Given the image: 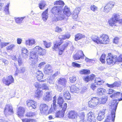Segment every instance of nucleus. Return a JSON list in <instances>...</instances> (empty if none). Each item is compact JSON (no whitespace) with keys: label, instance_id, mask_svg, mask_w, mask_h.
I'll list each match as a JSON object with an SVG mask.
<instances>
[{"label":"nucleus","instance_id":"1","mask_svg":"<svg viewBox=\"0 0 122 122\" xmlns=\"http://www.w3.org/2000/svg\"><path fill=\"white\" fill-rule=\"evenodd\" d=\"M34 51H31L30 52V64L32 66H33L37 62L38 55L43 56L46 52L45 49L39 46H36L34 48Z\"/></svg>","mask_w":122,"mask_h":122},{"label":"nucleus","instance_id":"2","mask_svg":"<svg viewBox=\"0 0 122 122\" xmlns=\"http://www.w3.org/2000/svg\"><path fill=\"white\" fill-rule=\"evenodd\" d=\"M118 102H117L116 100H114L110 104L109 108L112 110L111 112L112 121L114 122L115 117V112L117 106Z\"/></svg>","mask_w":122,"mask_h":122},{"label":"nucleus","instance_id":"3","mask_svg":"<svg viewBox=\"0 0 122 122\" xmlns=\"http://www.w3.org/2000/svg\"><path fill=\"white\" fill-rule=\"evenodd\" d=\"M59 38L60 40L59 41H56L53 43L54 45L52 47L53 50L56 51V50L58 48L59 46L62 43V41L65 39V37L64 35H60L59 36Z\"/></svg>","mask_w":122,"mask_h":122},{"label":"nucleus","instance_id":"4","mask_svg":"<svg viewBox=\"0 0 122 122\" xmlns=\"http://www.w3.org/2000/svg\"><path fill=\"white\" fill-rule=\"evenodd\" d=\"M4 112L6 116L11 115L13 113V107L11 104H7L6 105Z\"/></svg>","mask_w":122,"mask_h":122},{"label":"nucleus","instance_id":"5","mask_svg":"<svg viewBox=\"0 0 122 122\" xmlns=\"http://www.w3.org/2000/svg\"><path fill=\"white\" fill-rule=\"evenodd\" d=\"M99 99L97 97H93L88 102L89 107L93 108L96 107L98 104H100V102H99Z\"/></svg>","mask_w":122,"mask_h":122},{"label":"nucleus","instance_id":"6","mask_svg":"<svg viewBox=\"0 0 122 122\" xmlns=\"http://www.w3.org/2000/svg\"><path fill=\"white\" fill-rule=\"evenodd\" d=\"M116 56H113L111 53L108 54L107 58V61L108 64H115L117 61Z\"/></svg>","mask_w":122,"mask_h":122},{"label":"nucleus","instance_id":"7","mask_svg":"<svg viewBox=\"0 0 122 122\" xmlns=\"http://www.w3.org/2000/svg\"><path fill=\"white\" fill-rule=\"evenodd\" d=\"M67 107V104L65 103L63 104V106L61 111H59L57 112L56 114V116L57 117L61 118L64 117L65 112Z\"/></svg>","mask_w":122,"mask_h":122},{"label":"nucleus","instance_id":"8","mask_svg":"<svg viewBox=\"0 0 122 122\" xmlns=\"http://www.w3.org/2000/svg\"><path fill=\"white\" fill-rule=\"evenodd\" d=\"M2 81L6 85L9 86L11 83L14 82V79L12 76L10 75L7 77L6 78H3Z\"/></svg>","mask_w":122,"mask_h":122},{"label":"nucleus","instance_id":"9","mask_svg":"<svg viewBox=\"0 0 122 122\" xmlns=\"http://www.w3.org/2000/svg\"><path fill=\"white\" fill-rule=\"evenodd\" d=\"M65 15L63 12V10L56 15L55 17L53 19L54 21H57L59 20H62L65 18Z\"/></svg>","mask_w":122,"mask_h":122},{"label":"nucleus","instance_id":"10","mask_svg":"<svg viewBox=\"0 0 122 122\" xmlns=\"http://www.w3.org/2000/svg\"><path fill=\"white\" fill-rule=\"evenodd\" d=\"M101 43L106 44L109 43V39L108 36L106 34H103L100 36Z\"/></svg>","mask_w":122,"mask_h":122},{"label":"nucleus","instance_id":"11","mask_svg":"<svg viewBox=\"0 0 122 122\" xmlns=\"http://www.w3.org/2000/svg\"><path fill=\"white\" fill-rule=\"evenodd\" d=\"M87 120L88 122H96V117H95L93 112H89L87 115Z\"/></svg>","mask_w":122,"mask_h":122},{"label":"nucleus","instance_id":"12","mask_svg":"<svg viewBox=\"0 0 122 122\" xmlns=\"http://www.w3.org/2000/svg\"><path fill=\"white\" fill-rule=\"evenodd\" d=\"M114 5V3L112 2H111L108 3L105 7L104 12L105 13H108L113 7Z\"/></svg>","mask_w":122,"mask_h":122},{"label":"nucleus","instance_id":"13","mask_svg":"<svg viewBox=\"0 0 122 122\" xmlns=\"http://www.w3.org/2000/svg\"><path fill=\"white\" fill-rule=\"evenodd\" d=\"M85 55L82 51H80L78 52L74 55L73 56V58L74 59L77 60L79 59L80 58L83 59L84 58V57Z\"/></svg>","mask_w":122,"mask_h":122},{"label":"nucleus","instance_id":"14","mask_svg":"<svg viewBox=\"0 0 122 122\" xmlns=\"http://www.w3.org/2000/svg\"><path fill=\"white\" fill-rule=\"evenodd\" d=\"M63 10L61 7H58L57 6H54L51 10V12L54 15H56L61 11Z\"/></svg>","mask_w":122,"mask_h":122},{"label":"nucleus","instance_id":"15","mask_svg":"<svg viewBox=\"0 0 122 122\" xmlns=\"http://www.w3.org/2000/svg\"><path fill=\"white\" fill-rule=\"evenodd\" d=\"M40 109L41 113L42 114H44L48 110V106L46 104H41L40 105Z\"/></svg>","mask_w":122,"mask_h":122},{"label":"nucleus","instance_id":"16","mask_svg":"<svg viewBox=\"0 0 122 122\" xmlns=\"http://www.w3.org/2000/svg\"><path fill=\"white\" fill-rule=\"evenodd\" d=\"M111 93H107L108 94V96L112 98L115 99V98H118L120 97V92H111Z\"/></svg>","mask_w":122,"mask_h":122},{"label":"nucleus","instance_id":"17","mask_svg":"<svg viewBox=\"0 0 122 122\" xmlns=\"http://www.w3.org/2000/svg\"><path fill=\"white\" fill-rule=\"evenodd\" d=\"M53 71L51 66L49 64L46 65L44 69V72L46 74H49Z\"/></svg>","mask_w":122,"mask_h":122},{"label":"nucleus","instance_id":"18","mask_svg":"<svg viewBox=\"0 0 122 122\" xmlns=\"http://www.w3.org/2000/svg\"><path fill=\"white\" fill-rule=\"evenodd\" d=\"M106 110V108H104L102 111L100 112L97 117V119L98 120L101 121L105 117V111Z\"/></svg>","mask_w":122,"mask_h":122},{"label":"nucleus","instance_id":"19","mask_svg":"<svg viewBox=\"0 0 122 122\" xmlns=\"http://www.w3.org/2000/svg\"><path fill=\"white\" fill-rule=\"evenodd\" d=\"M27 105L29 107H31L32 108L35 109L36 107V102L32 100H29L27 102Z\"/></svg>","mask_w":122,"mask_h":122},{"label":"nucleus","instance_id":"20","mask_svg":"<svg viewBox=\"0 0 122 122\" xmlns=\"http://www.w3.org/2000/svg\"><path fill=\"white\" fill-rule=\"evenodd\" d=\"M81 10V8L79 7H77L75 9L73 15V19H76L78 17V14Z\"/></svg>","mask_w":122,"mask_h":122},{"label":"nucleus","instance_id":"21","mask_svg":"<svg viewBox=\"0 0 122 122\" xmlns=\"http://www.w3.org/2000/svg\"><path fill=\"white\" fill-rule=\"evenodd\" d=\"M64 102L63 99L62 98V97L59 96L57 99V103L58 105L57 106V108L59 107H58L59 106V108H62L63 106V105L62 104Z\"/></svg>","mask_w":122,"mask_h":122},{"label":"nucleus","instance_id":"22","mask_svg":"<svg viewBox=\"0 0 122 122\" xmlns=\"http://www.w3.org/2000/svg\"><path fill=\"white\" fill-rule=\"evenodd\" d=\"M52 96L51 92H46L45 96L44 97L43 99L45 101H49L51 100Z\"/></svg>","mask_w":122,"mask_h":122},{"label":"nucleus","instance_id":"23","mask_svg":"<svg viewBox=\"0 0 122 122\" xmlns=\"http://www.w3.org/2000/svg\"><path fill=\"white\" fill-rule=\"evenodd\" d=\"M35 43V41L33 39L28 40L26 41L25 44L27 46L30 47Z\"/></svg>","mask_w":122,"mask_h":122},{"label":"nucleus","instance_id":"24","mask_svg":"<svg viewBox=\"0 0 122 122\" xmlns=\"http://www.w3.org/2000/svg\"><path fill=\"white\" fill-rule=\"evenodd\" d=\"M26 70L25 68L23 67H21L19 69L17 67H16V71H15V75L17 76L18 73H23L25 72Z\"/></svg>","mask_w":122,"mask_h":122},{"label":"nucleus","instance_id":"25","mask_svg":"<svg viewBox=\"0 0 122 122\" xmlns=\"http://www.w3.org/2000/svg\"><path fill=\"white\" fill-rule=\"evenodd\" d=\"M25 110L24 108L22 107H20L18 109L17 111V114L19 117H22L25 112Z\"/></svg>","mask_w":122,"mask_h":122},{"label":"nucleus","instance_id":"26","mask_svg":"<svg viewBox=\"0 0 122 122\" xmlns=\"http://www.w3.org/2000/svg\"><path fill=\"white\" fill-rule=\"evenodd\" d=\"M63 12L65 15L67 16H69L71 14L70 8L67 6H65Z\"/></svg>","mask_w":122,"mask_h":122},{"label":"nucleus","instance_id":"27","mask_svg":"<svg viewBox=\"0 0 122 122\" xmlns=\"http://www.w3.org/2000/svg\"><path fill=\"white\" fill-rule=\"evenodd\" d=\"M121 82L120 81L116 82L112 84H109L107 83V85L108 87L110 88H113L114 87H117L121 86Z\"/></svg>","mask_w":122,"mask_h":122},{"label":"nucleus","instance_id":"28","mask_svg":"<svg viewBox=\"0 0 122 122\" xmlns=\"http://www.w3.org/2000/svg\"><path fill=\"white\" fill-rule=\"evenodd\" d=\"M35 78L36 77L37 79L39 81L43 78V74L42 72L40 71H38L35 74Z\"/></svg>","mask_w":122,"mask_h":122},{"label":"nucleus","instance_id":"29","mask_svg":"<svg viewBox=\"0 0 122 122\" xmlns=\"http://www.w3.org/2000/svg\"><path fill=\"white\" fill-rule=\"evenodd\" d=\"M58 83L65 87L66 85V83L67 82V81L66 78H59L58 79Z\"/></svg>","mask_w":122,"mask_h":122},{"label":"nucleus","instance_id":"30","mask_svg":"<svg viewBox=\"0 0 122 122\" xmlns=\"http://www.w3.org/2000/svg\"><path fill=\"white\" fill-rule=\"evenodd\" d=\"M95 76L94 75L92 74L89 76H84L83 77V79L84 81H86V82H88L90 80H92L94 79Z\"/></svg>","mask_w":122,"mask_h":122},{"label":"nucleus","instance_id":"31","mask_svg":"<svg viewBox=\"0 0 122 122\" xmlns=\"http://www.w3.org/2000/svg\"><path fill=\"white\" fill-rule=\"evenodd\" d=\"M75 38L74 39L75 41H77L80 40L85 38V36L83 34L79 33L75 35Z\"/></svg>","mask_w":122,"mask_h":122},{"label":"nucleus","instance_id":"32","mask_svg":"<svg viewBox=\"0 0 122 122\" xmlns=\"http://www.w3.org/2000/svg\"><path fill=\"white\" fill-rule=\"evenodd\" d=\"M54 4L55 5H58V6H56L59 7H61V8L62 9L64 5V3L63 1L59 0L55 2L54 3Z\"/></svg>","mask_w":122,"mask_h":122},{"label":"nucleus","instance_id":"33","mask_svg":"<svg viewBox=\"0 0 122 122\" xmlns=\"http://www.w3.org/2000/svg\"><path fill=\"white\" fill-rule=\"evenodd\" d=\"M48 9H47L45 11L43 12L42 14V19L45 22L46 21L48 17Z\"/></svg>","mask_w":122,"mask_h":122},{"label":"nucleus","instance_id":"34","mask_svg":"<svg viewBox=\"0 0 122 122\" xmlns=\"http://www.w3.org/2000/svg\"><path fill=\"white\" fill-rule=\"evenodd\" d=\"M76 116V113L75 111H71L69 113V117L70 118H75Z\"/></svg>","mask_w":122,"mask_h":122},{"label":"nucleus","instance_id":"35","mask_svg":"<svg viewBox=\"0 0 122 122\" xmlns=\"http://www.w3.org/2000/svg\"><path fill=\"white\" fill-rule=\"evenodd\" d=\"M54 99L53 101V105H51V108L53 109L54 110H56L57 108V106L56 105V95L54 96L53 97Z\"/></svg>","mask_w":122,"mask_h":122},{"label":"nucleus","instance_id":"36","mask_svg":"<svg viewBox=\"0 0 122 122\" xmlns=\"http://www.w3.org/2000/svg\"><path fill=\"white\" fill-rule=\"evenodd\" d=\"M22 52L23 56L25 58H27L28 57L29 53L28 51L26 49L24 48H22L21 50Z\"/></svg>","mask_w":122,"mask_h":122},{"label":"nucleus","instance_id":"37","mask_svg":"<svg viewBox=\"0 0 122 122\" xmlns=\"http://www.w3.org/2000/svg\"><path fill=\"white\" fill-rule=\"evenodd\" d=\"M92 39L95 43L101 44L100 39L97 36H94L92 37Z\"/></svg>","mask_w":122,"mask_h":122},{"label":"nucleus","instance_id":"38","mask_svg":"<svg viewBox=\"0 0 122 122\" xmlns=\"http://www.w3.org/2000/svg\"><path fill=\"white\" fill-rule=\"evenodd\" d=\"M108 22L109 23V25L111 26H116L117 22L116 21L113 19L112 18L108 20Z\"/></svg>","mask_w":122,"mask_h":122},{"label":"nucleus","instance_id":"39","mask_svg":"<svg viewBox=\"0 0 122 122\" xmlns=\"http://www.w3.org/2000/svg\"><path fill=\"white\" fill-rule=\"evenodd\" d=\"M46 2L44 1H42L39 4V7L42 10L44 9V7L47 6Z\"/></svg>","mask_w":122,"mask_h":122},{"label":"nucleus","instance_id":"40","mask_svg":"<svg viewBox=\"0 0 122 122\" xmlns=\"http://www.w3.org/2000/svg\"><path fill=\"white\" fill-rule=\"evenodd\" d=\"M95 82L96 83V84L98 85H100L103 83V81L101 80V79L99 78H96L95 81Z\"/></svg>","mask_w":122,"mask_h":122},{"label":"nucleus","instance_id":"41","mask_svg":"<svg viewBox=\"0 0 122 122\" xmlns=\"http://www.w3.org/2000/svg\"><path fill=\"white\" fill-rule=\"evenodd\" d=\"M112 18L114 19L117 22L119 19L120 15L114 13L113 14Z\"/></svg>","mask_w":122,"mask_h":122},{"label":"nucleus","instance_id":"42","mask_svg":"<svg viewBox=\"0 0 122 122\" xmlns=\"http://www.w3.org/2000/svg\"><path fill=\"white\" fill-rule=\"evenodd\" d=\"M90 72V70L87 69H82L80 71V73L81 74H88Z\"/></svg>","mask_w":122,"mask_h":122},{"label":"nucleus","instance_id":"43","mask_svg":"<svg viewBox=\"0 0 122 122\" xmlns=\"http://www.w3.org/2000/svg\"><path fill=\"white\" fill-rule=\"evenodd\" d=\"M63 96L67 100L70 99L71 96L69 92H64Z\"/></svg>","mask_w":122,"mask_h":122},{"label":"nucleus","instance_id":"44","mask_svg":"<svg viewBox=\"0 0 122 122\" xmlns=\"http://www.w3.org/2000/svg\"><path fill=\"white\" fill-rule=\"evenodd\" d=\"M107 99V97H103L101 99H99V102H100V104H104L106 103Z\"/></svg>","mask_w":122,"mask_h":122},{"label":"nucleus","instance_id":"45","mask_svg":"<svg viewBox=\"0 0 122 122\" xmlns=\"http://www.w3.org/2000/svg\"><path fill=\"white\" fill-rule=\"evenodd\" d=\"M68 88L70 89V92H75L78 91L79 89L75 85L72 86L70 87L69 86Z\"/></svg>","mask_w":122,"mask_h":122},{"label":"nucleus","instance_id":"46","mask_svg":"<svg viewBox=\"0 0 122 122\" xmlns=\"http://www.w3.org/2000/svg\"><path fill=\"white\" fill-rule=\"evenodd\" d=\"M25 17H21L20 18H17L15 19V21L18 24H20L22 22L23 20Z\"/></svg>","mask_w":122,"mask_h":122},{"label":"nucleus","instance_id":"47","mask_svg":"<svg viewBox=\"0 0 122 122\" xmlns=\"http://www.w3.org/2000/svg\"><path fill=\"white\" fill-rule=\"evenodd\" d=\"M23 122H35V120L33 119L25 118L22 120Z\"/></svg>","mask_w":122,"mask_h":122},{"label":"nucleus","instance_id":"48","mask_svg":"<svg viewBox=\"0 0 122 122\" xmlns=\"http://www.w3.org/2000/svg\"><path fill=\"white\" fill-rule=\"evenodd\" d=\"M35 115V113L31 111H29L27 112L25 116L27 117H31Z\"/></svg>","mask_w":122,"mask_h":122},{"label":"nucleus","instance_id":"49","mask_svg":"<svg viewBox=\"0 0 122 122\" xmlns=\"http://www.w3.org/2000/svg\"><path fill=\"white\" fill-rule=\"evenodd\" d=\"M43 44L44 45L46 48H48L50 47L51 46V43L50 42H47L46 41H43Z\"/></svg>","mask_w":122,"mask_h":122},{"label":"nucleus","instance_id":"50","mask_svg":"<svg viewBox=\"0 0 122 122\" xmlns=\"http://www.w3.org/2000/svg\"><path fill=\"white\" fill-rule=\"evenodd\" d=\"M34 85L35 87L37 89H40L41 88V85L39 84V82H36L34 83Z\"/></svg>","mask_w":122,"mask_h":122},{"label":"nucleus","instance_id":"51","mask_svg":"<svg viewBox=\"0 0 122 122\" xmlns=\"http://www.w3.org/2000/svg\"><path fill=\"white\" fill-rule=\"evenodd\" d=\"M106 57V55L104 54H103L101 56L100 58V61L102 63H104L105 62V59Z\"/></svg>","mask_w":122,"mask_h":122},{"label":"nucleus","instance_id":"52","mask_svg":"<svg viewBox=\"0 0 122 122\" xmlns=\"http://www.w3.org/2000/svg\"><path fill=\"white\" fill-rule=\"evenodd\" d=\"M35 97H40L42 96V93L41 92H35Z\"/></svg>","mask_w":122,"mask_h":122},{"label":"nucleus","instance_id":"53","mask_svg":"<svg viewBox=\"0 0 122 122\" xmlns=\"http://www.w3.org/2000/svg\"><path fill=\"white\" fill-rule=\"evenodd\" d=\"M42 89H45L46 90H49V88L48 86H47V85L45 84L44 83L42 84V86H41V87Z\"/></svg>","mask_w":122,"mask_h":122},{"label":"nucleus","instance_id":"54","mask_svg":"<svg viewBox=\"0 0 122 122\" xmlns=\"http://www.w3.org/2000/svg\"><path fill=\"white\" fill-rule=\"evenodd\" d=\"M65 44L67 47V46H70V47L72 46V43L70 41H67L66 42Z\"/></svg>","mask_w":122,"mask_h":122},{"label":"nucleus","instance_id":"55","mask_svg":"<svg viewBox=\"0 0 122 122\" xmlns=\"http://www.w3.org/2000/svg\"><path fill=\"white\" fill-rule=\"evenodd\" d=\"M90 8L93 11H95L97 10V8L96 6L93 5H91L90 6Z\"/></svg>","mask_w":122,"mask_h":122},{"label":"nucleus","instance_id":"56","mask_svg":"<svg viewBox=\"0 0 122 122\" xmlns=\"http://www.w3.org/2000/svg\"><path fill=\"white\" fill-rule=\"evenodd\" d=\"M18 63L19 65L20 66H21L22 65L23 62L22 61V59L21 58H20V57H19L18 58Z\"/></svg>","mask_w":122,"mask_h":122},{"label":"nucleus","instance_id":"57","mask_svg":"<svg viewBox=\"0 0 122 122\" xmlns=\"http://www.w3.org/2000/svg\"><path fill=\"white\" fill-rule=\"evenodd\" d=\"M71 82L73 83L76 80V78L75 76H73L72 77H70V78Z\"/></svg>","mask_w":122,"mask_h":122},{"label":"nucleus","instance_id":"58","mask_svg":"<svg viewBox=\"0 0 122 122\" xmlns=\"http://www.w3.org/2000/svg\"><path fill=\"white\" fill-rule=\"evenodd\" d=\"M9 44L8 43L3 42H0V46L1 48L6 46Z\"/></svg>","mask_w":122,"mask_h":122},{"label":"nucleus","instance_id":"59","mask_svg":"<svg viewBox=\"0 0 122 122\" xmlns=\"http://www.w3.org/2000/svg\"><path fill=\"white\" fill-rule=\"evenodd\" d=\"M58 71H57L53 75H51L50 77L52 78L54 80L55 78L58 75V73H59Z\"/></svg>","mask_w":122,"mask_h":122},{"label":"nucleus","instance_id":"60","mask_svg":"<svg viewBox=\"0 0 122 122\" xmlns=\"http://www.w3.org/2000/svg\"><path fill=\"white\" fill-rule=\"evenodd\" d=\"M72 65L73 66L75 67H80V65L75 62H73L72 63Z\"/></svg>","mask_w":122,"mask_h":122},{"label":"nucleus","instance_id":"61","mask_svg":"<svg viewBox=\"0 0 122 122\" xmlns=\"http://www.w3.org/2000/svg\"><path fill=\"white\" fill-rule=\"evenodd\" d=\"M15 47V46L14 44H12L6 47L8 50H11Z\"/></svg>","mask_w":122,"mask_h":122},{"label":"nucleus","instance_id":"62","mask_svg":"<svg viewBox=\"0 0 122 122\" xmlns=\"http://www.w3.org/2000/svg\"><path fill=\"white\" fill-rule=\"evenodd\" d=\"M48 82L50 84H53L54 83L55 80L53 78H51L50 77V78H49V79L48 81Z\"/></svg>","mask_w":122,"mask_h":122},{"label":"nucleus","instance_id":"63","mask_svg":"<svg viewBox=\"0 0 122 122\" xmlns=\"http://www.w3.org/2000/svg\"><path fill=\"white\" fill-rule=\"evenodd\" d=\"M10 4L9 3L5 6V9L4 10L6 13H7L9 12V7Z\"/></svg>","mask_w":122,"mask_h":122},{"label":"nucleus","instance_id":"64","mask_svg":"<svg viewBox=\"0 0 122 122\" xmlns=\"http://www.w3.org/2000/svg\"><path fill=\"white\" fill-rule=\"evenodd\" d=\"M118 62L122 61V55H120L119 57L117 59L116 61Z\"/></svg>","mask_w":122,"mask_h":122}]
</instances>
